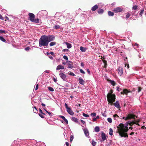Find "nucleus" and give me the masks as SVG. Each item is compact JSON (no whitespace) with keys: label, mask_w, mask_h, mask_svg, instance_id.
Here are the masks:
<instances>
[{"label":"nucleus","mask_w":146,"mask_h":146,"mask_svg":"<svg viewBox=\"0 0 146 146\" xmlns=\"http://www.w3.org/2000/svg\"><path fill=\"white\" fill-rule=\"evenodd\" d=\"M102 115L103 116L105 117H106V113H102Z\"/></svg>","instance_id":"61"},{"label":"nucleus","mask_w":146,"mask_h":146,"mask_svg":"<svg viewBox=\"0 0 146 146\" xmlns=\"http://www.w3.org/2000/svg\"><path fill=\"white\" fill-rule=\"evenodd\" d=\"M60 26L58 25H55L53 28L56 29H58L60 28Z\"/></svg>","instance_id":"28"},{"label":"nucleus","mask_w":146,"mask_h":146,"mask_svg":"<svg viewBox=\"0 0 146 146\" xmlns=\"http://www.w3.org/2000/svg\"><path fill=\"white\" fill-rule=\"evenodd\" d=\"M144 12V9H142L141 11V12L139 13V15L141 16L142 17V14H143Z\"/></svg>","instance_id":"39"},{"label":"nucleus","mask_w":146,"mask_h":146,"mask_svg":"<svg viewBox=\"0 0 146 146\" xmlns=\"http://www.w3.org/2000/svg\"><path fill=\"white\" fill-rule=\"evenodd\" d=\"M128 123H129V125L131 126H132L133 125V124H136V122H135L134 121L131 122V121H128Z\"/></svg>","instance_id":"21"},{"label":"nucleus","mask_w":146,"mask_h":146,"mask_svg":"<svg viewBox=\"0 0 146 146\" xmlns=\"http://www.w3.org/2000/svg\"><path fill=\"white\" fill-rule=\"evenodd\" d=\"M66 144L67 146H68L69 145V143L68 142H66Z\"/></svg>","instance_id":"63"},{"label":"nucleus","mask_w":146,"mask_h":146,"mask_svg":"<svg viewBox=\"0 0 146 146\" xmlns=\"http://www.w3.org/2000/svg\"><path fill=\"white\" fill-rule=\"evenodd\" d=\"M113 92V90H110V93L107 96V99L108 102L112 105L113 102L115 101V96L114 94H112Z\"/></svg>","instance_id":"2"},{"label":"nucleus","mask_w":146,"mask_h":146,"mask_svg":"<svg viewBox=\"0 0 146 146\" xmlns=\"http://www.w3.org/2000/svg\"><path fill=\"white\" fill-rule=\"evenodd\" d=\"M108 14L110 16H113L114 15V13L111 11H108Z\"/></svg>","instance_id":"24"},{"label":"nucleus","mask_w":146,"mask_h":146,"mask_svg":"<svg viewBox=\"0 0 146 146\" xmlns=\"http://www.w3.org/2000/svg\"><path fill=\"white\" fill-rule=\"evenodd\" d=\"M72 121L75 122H78V119H77V118L75 117H72Z\"/></svg>","instance_id":"22"},{"label":"nucleus","mask_w":146,"mask_h":146,"mask_svg":"<svg viewBox=\"0 0 146 146\" xmlns=\"http://www.w3.org/2000/svg\"><path fill=\"white\" fill-rule=\"evenodd\" d=\"M113 104L115 106V107L118 108L119 109L121 108V106L119 104V102L118 101H116L115 103H113L112 105Z\"/></svg>","instance_id":"14"},{"label":"nucleus","mask_w":146,"mask_h":146,"mask_svg":"<svg viewBox=\"0 0 146 146\" xmlns=\"http://www.w3.org/2000/svg\"><path fill=\"white\" fill-rule=\"evenodd\" d=\"M73 138H73V136H72V135L70 136V142H71L72 141Z\"/></svg>","instance_id":"47"},{"label":"nucleus","mask_w":146,"mask_h":146,"mask_svg":"<svg viewBox=\"0 0 146 146\" xmlns=\"http://www.w3.org/2000/svg\"><path fill=\"white\" fill-rule=\"evenodd\" d=\"M109 81H110V83L113 85V86H114L116 84L115 82V81L113 80H110Z\"/></svg>","instance_id":"27"},{"label":"nucleus","mask_w":146,"mask_h":146,"mask_svg":"<svg viewBox=\"0 0 146 146\" xmlns=\"http://www.w3.org/2000/svg\"><path fill=\"white\" fill-rule=\"evenodd\" d=\"M69 74L70 75L72 76H74L75 75V74L72 72H70L69 73Z\"/></svg>","instance_id":"44"},{"label":"nucleus","mask_w":146,"mask_h":146,"mask_svg":"<svg viewBox=\"0 0 146 146\" xmlns=\"http://www.w3.org/2000/svg\"><path fill=\"white\" fill-rule=\"evenodd\" d=\"M101 136L102 139L103 141H104L106 139V136L105 134L103 132H102L101 134Z\"/></svg>","instance_id":"16"},{"label":"nucleus","mask_w":146,"mask_h":146,"mask_svg":"<svg viewBox=\"0 0 146 146\" xmlns=\"http://www.w3.org/2000/svg\"><path fill=\"white\" fill-rule=\"evenodd\" d=\"M48 57L51 59L52 60L53 59V57L51 56H49Z\"/></svg>","instance_id":"57"},{"label":"nucleus","mask_w":146,"mask_h":146,"mask_svg":"<svg viewBox=\"0 0 146 146\" xmlns=\"http://www.w3.org/2000/svg\"><path fill=\"white\" fill-rule=\"evenodd\" d=\"M38 84L36 86V88H35V90H37L38 89Z\"/></svg>","instance_id":"54"},{"label":"nucleus","mask_w":146,"mask_h":146,"mask_svg":"<svg viewBox=\"0 0 146 146\" xmlns=\"http://www.w3.org/2000/svg\"><path fill=\"white\" fill-rule=\"evenodd\" d=\"M103 61L104 63V64L105 66H107V64L106 60H103Z\"/></svg>","instance_id":"41"},{"label":"nucleus","mask_w":146,"mask_h":146,"mask_svg":"<svg viewBox=\"0 0 146 146\" xmlns=\"http://www.w3.org/2000/svg\"><path fill=\"white\" fill-rule=\"evenodd\" d=\"M65 43L67 47L68 48H70L72 47V46L70 44L67 42H66Z\"/></svg>","instance_id":"23"},{"label":"nucleus","mask_w":146,"mask_h":146,"mask_svg":"<svg viewBox=\"0 0 146 146\" xmlns=\"http://www.w3.org/2000/svg\"><path fill=\"white\" fill-rule=\"evenodd\" d=\"M59 117L62 118L66 123V124H68V121L66 119L65 117L64 116L62 115H60Z\"/></svg>","instance_id":"17"},{"label":"nucleus","mask_w":146,"mask_h":146,"mask_svg":"<svg viewBox=\"0 0 146 146\" xmlns=\"http://www.w3.org/2000/svg\"><path fill=\"white\" fill-rule=\"evenodd\" d=\"M110 131L109 132V134L111 135H113V130L112 129L110 128Z\"/></svg>","instance_id":"30"},{"label":"nucleus","mask_w":146,"mask_h":146,"mask_svg":"<svg viewBox=\"0 0 146 146\" xmlns=\"http://www.w3.org/2000/svg\"><path fill=\"white\" fill-rule=\"evenodd\" d=\"M87 71L88 73L89 74H90V72L89 70L88 69H87Z\"/></svg>","instance_id":"58"},{"label":"nucleus","mask_w":146,"mask_h":146,"mask_svg":"<svg viewBox=\"0 0 146 146\" xmlns=\"http://www.w3.org/2000/svg\"><path fill=\"white\" fill-rule=\"evenodd\" d=\"M83 131L86 136L87 137L89 138V133L88 129H83Z\"/></svg>","instance_id":"13"},{"label":"nucleus","mask_w":146,"mask_h":146,"mask_svg":"<svg viewBox=\"0 0 146 146\" xmlns=\"http://www.w3.org/2000/svg\"><path fill=\"white\" fill-rule=\"evenodd\" d=\"M130 92L131 91H129L127 89H124L123 90V91L121 92V94H125L127 95L128 93Z\"/></svg>","instance_id":"11"},{"label":"nucleus","mask_w":146,"mask_h":146,"mask_svg":"<svg viewBox=\"0 0 146 146\" xmlns=\"http://www.w3.org/2000/svg\"><path fill=\"white\" fill-rule=\"evenodd\" d=\"M80 49L82 52H85L87 49V48L81 46L80 47Z\"/></svg>","instance_id":"19"},{"label":"nucleus","mask_w":146,"mask_h":146,"mask_svg":"<svg viewBox=\"0 0 146 146\" xmlns=\"http://www.w3.org/2000/svg\"><path fill=\"white\" fill-rule=\"evenodd\" d=\"M117 133L121 137H128L127 133H126L129 130L128 127L125 128L124 124L120 123L117 127Z\"/></svg>","instance_id":"1"},{"label":"nucleus","mask_w":146,"mask_h":146,"mask_svg":"<svg viewBox=\"0 0 146 146\" xmlns=\"http://www.w3.org/2000/svg\"><path fill=\"white\" fill-rule=\"evenodd\" d=\"M81 121L82 123L84 124L85 123V121L82 120H81Z\"/></svg>","instance_id":"59"},{"label":"nucleus","mask_w":146,"mask_h":146,"mask_svg":"<svg viewBox=\"0 0 146 146\" xmlns=\"http://www.w3.org/2000/svg\"><path fill=\"white\" fill-rule=\"evenodd\" d=\"M137 6L136 5H133L132 7V9L135 10L137 9Z\"/></svg>","instance_id":"34"},{"label":"nucleus","mask_w":146,"mask_h":146,"mask_svg":"<svg viewBox=\"0 0 146 146\" xmlns=\"http://www.w3.org/2000/svg\"><path fill=\"white\" fill-rule=\"evenodd\" d=\"M96 144V142L94 141V140H92V145L93 146H95Z\"/></svg>","instance_id":"35"},{"label":"nucleus","mask_w":146,"mask_h":146,"mask_svg":"<svg viewBox=\"0 0 146 146\" xmlns=\"http://www.w3.org/2000/svg\"><path fill=\"white\" fill-rule=\"evenodd\" d=\"M39 110L40 112L42 114H43V115H45V114L42 112V110H41V109L40 108H39Z\"/></svg>","instance_id":"46"},{"label":"nucleus","mask_w":146,"mask_h":146,"mask_svg":"<svg viewBox=\"0 0 146 146\" xmlns=\"http://www.w3.org/2000/svg\"><path fill=\"white\" fill-rule=\"evenodd\" d=\"M39 45L40 47L42 46L47 47L48 42L46 38V36L44 35L42 36L39 40Z\"/></svg>","instance_id":"3"},{"label":"nucleus","mask_w":146,"mask_h":146,"mask_svg":"<svg viewBox=\"0 0 146 146\" xmlns=\"http://www.w3.org/2000/svg\"><path fill=\"white\" fill-rule=\"evenodd\" d=\"M38 115L39 116L41 117L42 118H43L44 117L43 115H42V114H40V113H38Z\"/></svg>","instance_id":"51"},{"label":"nucleus","mask_w":146,"mask_h":146,"mask_svg":"<svg viewBox=\"0 0 146 146\" xmlns=\"http://www.w3.org/2000/svg\"><path fill=\"white\" fill-rule=\"evenodd\" d=\"M117 90L119 92L121 90V89L119 88V86H117L116 88Z\"/></svg>","instance_id":"43"},{"label":"nucleus","mask_w":146,"mask_h":146,"mask_svg":"<svg viewBox=\"0 0 146 146\" xmlns=\"http://www.w3.org/2000/svg\"><path fill=\"white\" fill-rule=\"evenodd\" d=\"M56 42H51L50 43V46H54L55 45H56Z\"/></svg>","instance_id":"29"},{"label":"nucleus","mask_w":146,"mask_h":146,"mask_svg":"<svg viewBox=\"0 0 146 146\" xmlns=\"http://www.w3.org/2000/svg\"><path fill=\"white\" fill-rule=\"evenodd\" d=\"M48 90L50 91L53 92L54 91V89L52 87H48Z\"/></svg>","instance_id":"31"},{"label":"nucleus","mask_w":146,"mask_h":146,"mask_svg":"<svg viewBox=\"0 0 146 146\" xmlns=\"http://www.w3.org/2000/svg\"><path fill=\"white\" fill-rule=\"evenodd\" d=\"M123 9L121 8L118 7L115 8L113 11L115 13H118L121 12Z\"/></svg>","instance_id":"10"},{"label":"nucleus","mask_w":146,"mask_h":146,"mask_svg":"<svg viewBox=\"0 0 146 146\" xmlns=\"http://www.w3.org/2000/svg\"><path fill=\"white\" fill-rule=\"evenodd\" d=\"M59 76L60 77L64 80L65 81L66 78V75L63 73H61L59 74Z\"/></svg>","instance_id":"8"},{"label":"nucleus","mask_w":146,"mask_h":146,"mask_svg":"<svg viewBox=\"0 0 146 146\" xmlns=\"http://www.w3.org/2000/svg\"><path fill=\"white\" fill-rule=\"evenodd\" d=\"M66 63L68 64V67L69 68H73V62L70 61H66Z\"/></svg>","instance_id":"9"},{"label":"nucleus","mask_w":146,"mask_h":146,"mask_svg":"<svg viewBox=\"0 0 146 146\" xmlns=\"http://www.w3.org/2000/svg\"><path fill=\"white\" fill-rule=\"evenodd\" d=\"M45 111L48 113L49 114V115H51V113L50 112L46 110H45Z\"/></svg>","instance_id":"53"},{"label":"nucleus","mask_w":146,"mask_h":146,"mask_svg":"<svg viewBox=\"0 0 146 146\" xmlns=\"http://www.w3.org/2000/svg\"><path fill=\"white\" fill-rule=\"evenodd\" d=\"M94 129L95 131L97 132L99 131L100 130L99 127L98 126L95 127Z\"/></svg>","instance_id":"26"},{"label":"nucleus","mask_w":146,"mask_h":146,"mask_svg":"<svg viewBox=\"0 0 146 146\" xmlns=\"http://www.w3.org/2000/svg\"><path fill=\"white\" fill-rule=\"evenodd\" d=\"M80 72L82 74H84L85 73V72L82 69H80Z\"/></svg>","instance_id":"45"},{"label":"nucleus","mask_w":146,"mask_h":146,"mask_svg":"<svg viewBox=\"0 0 146 146\" xmlns=\"http://www.w3.org/2000/svg\"><path fill=\"white\" fill-rule=\"evenodd\" d=\"M130 15L129 13H127L126 16V17L127 18H129L130 17Z\"/></svg>","instance_id":"48"},{"label":"nucleus","mask_w":146,"mask_h":146,"mask_svg":"<svg viewBox=\"0 0 146 146\" xmlns=\"http://www.w3.org/2000/svg\"><path fill=\"white\" fill-rule=\"evenodd\" d=\"M138 92H140L141 90H142V88L141 87H139L138 88Z\"/></svg>","instance_id":"50"},{"label":"nucleus","mask_w":146,"mask_h":146,"mask_svg":"<svg viewBox=\"0 0 146 146\" xmlns=\"http://www.w3.org/2000/svg\"><path fill=\"white\" fill-rule=\"evenodd\" d=\"M129 123H128V121L127 122H126V123L125 124V125H124V126H125V128L128 127V125H129Z\"/></svg>","instance_id":"38"},{"label":"nucleus","mask_w":146,"mask_h":146,"mask_svg":"<svg viewBox=\"0 0 146 146\" xmlns=\"http://www.w3.org/2000/svg\"><path fill=\"white\" fill-rule=\"evenodd\" d=\"M64 68V66L61 64L58 65L56 68V70H58L61 69H63Z\"/></svg>","instance_id":"15"},{"label":"nucleus","mask_w":146,"mask_h":146,"mask_svg":"<svg viewBox=\"0 0 146 146\" xmlns=\"http://www.w3.org/2000/svg\"><path fill=\"white\" fill-rule=\"evenodd\" d=\"M29 20H30L31 21L36 23H39V20L38 19H35V15L31 13H29Z\"/></svg>","instance_id":"4"},{"label":"nucleus","mask_w":146,"mask_h":146,"mask_svg":"<svg viewBox=\"0 0 146 146\" xmlns=\"http://www.w3.org/2000/svg\"><path fill=\"white\" fill-rule=\"evenodd\" d=\"M50 54H51L52 55H54V53L53 52H50Z\"/></svg>","instance_id":"64"},{"label":"nucleus","mask_w":146,"mask_h":146,"mask_svg":"<svg viewBox=\"0 0 146 146\" xmlns=\"http://www.w3.org/2000/svg\"><path fill=\"white\" fill-rule=\"evenodd\" d=\"M113 117L114 118H115L116 117H119L117 115V114H115L113 115Z\"/></svg>","instance_id":"56"},{"label":"nucleus","mask_w":146,"mask_h":146,"mask_svg":"<svg viewBox=\"0 0 146 146\" xmlns=\"http://www.w3.org/2000/svg\"><path fill=\"white\" fill-rule=\"evenodd\" d=\"M53 80L54 82H56L57 81V80L55 78H53Z\"/></svg>","instance_id":"60"},{"label":"nucleus","mask_w":146,"mask_h":146,"mask_svg":"<svg viewBox=\"0 0 146 146\" xmlns=\"http://www.w3.org/2000/svg\"><path fill=\"white\" fill-rule=\"evenodd\" d=\"M97 119L96 117H94L93 119V120L94 121H96Z\"/></svg>","instance_id":"62"},{"label":"nucleus","mask_w":146,"mask_h":146,"mask_svg":"<svg viewBox=\"0 0 146 146\" xmlns=\"http://www.w3.org/2000/svg\"><path fill=\"white\" fill-rule=\"evenodd\" d=\"M79 83L81 84L84 85L85 83L84 81L82 78H79Z\"/></svg>","instance_id":"18"},{"label":"nucleus","mask_w":146,"mask_h":146,"mask_svg":"<svg viewBox=\"0 0 146 146\" xmlns=\"http://www.w3.org/2000/svg\"><path fill=\"white\" fill-rule=\"evenodd\" d=\"M7 33V32L3 30H0V34H3V33Z\"/></svg>","instance_id":"32"},{"label":"nucleus","mask_w":146,"mask_h":146,"mask_svg":"<svg viewBox=\"0 0 146 146\" xmlns=\"http://www.w3.org/2000/svg\"><path fill=\"white\" fill-rule=\"evenodd\" d=\"M34 108H35V110H33V112L34 113H37L38 111V110H37V109L36 107L35 106H34Z\"/></svg>","instance_id":"36"},{"label":"nucleus","mask_w":146,"mask_h":146,"mask_svg":"<svg viewBox=\"0 0 146 146\" xmlns=\"http://www.w3.org/2000/svg\"><path fill=\"white\" fill-rule=\"evenodd\" d=\"M82 115L84 116L85 117H88L89 116V115H88L84 113H83Z\"/></svg>","instance_id":"40"},{"label":"nucleus","mask_w":146,"mask_h":146,"mask_svg":"<svg viewBox=\"0 0 146 146\" xmlns=\"http://www.w3.org/2000/svg\"><path fill=\"white\" fill-rule=\"evenodd\" d=\"M65 106L68 113L71 115H73L74 114V112L70 108L68 107V105L66 103H65Z\"/></svg>","instance_id":"6"},{"label":"nucleus","mask_w":146,"mask_h":146,"mask_svg":"<svg viewBox=\"0 0 146 146\" xmlns=\"http://www.w3.org/2000/svg\"><path fill=\"white\" fill-rule=\"evenodd\" d=\"M98 8V6L97 5H95L92 7L91 9L92 11H94L96 10Z\"/></svg>","instance_id":"20"},{"label":"nucleus","mask_w":146,"mask_h":146,"mask_svg":"<svg viewBox=\"0 0 146 146\" xmlns=\"http://www.w3.org/2000/svg\"><path fill=\"white\" fill-rule=\"evenodd\" d=\"M118 74L121 76L123 73V69L121 67H119L118 69Z\"/></svg>","instance_id":"12"},{"label":"nucleus","mask_w":146,"mask_h":146,"mask_svg":"<svg viewBox=\"0 0 146 146\" xmlns=\"http://www.w3.org/2000/svg\"><path fill=\"white\" fill-rule=\"evenodd\" d=\"M30 48L29 47H27L25 48V50L27 51L28 50H29Z\"/></svg>","instance_id":"52"},{"label":"nucleus","mask_w":146,"mask_h":146,"mask_svg":"<svg viewBox=\"0 0 146 146\" xmlns=\"http://www.w3.org/2000/svg\"><path fill=\"white\" fill-rule=\"evenodd\" d=\"M98 12L99 14H102L104 12V10L102 9H98Z\"/></svg>","instance_id":"25"},{"label":"nucleus","mask_w":146,"mask_h":146,"mask_svg":"<svg viewBox=\"0 0 146 146\" xmlns=\"http://www.w3.org/2000/svg\"><path fill=\"white\" fill-rule=\"evenodd\" d=\"M68 50V49H65L62 50L63 52H66Z\"/></svg>","instance_id":"55"},{"label":"nucleus","mask_w":146,"mask_h":146,"mask_svg":"<svg viewBox=\"0 0 146 146\" xmlns=\"http://www.w3.org/2000/svg\"><path fill=\"white\" fill-rule=\"evenodd\" d=\"M63 58H64V59H66V60H67L68 59V57L65 55H64L63 56Z\"/></svg>","instance_id":"49"},{"label":"nucleus","mask_w":146,"mask_h":146,"mask_svg":"<svg viewBox=\"0 0 146 146\" xmlns=\"http://www.w3.org/2000/svg\"><path fill=\"white\" fill-rule=\"evenodd\" d=\"M107 120H108V121L110 123H111L112 122V119L111 118H108Z\"/></svg>","instance_id":"37"},{"label":"nucleus","mask_w":146,"mask_h":146,"mask_svg":"<svg viewBox=\"0 0 146 146\" xmlns=\"http://www.w3.org/2000/svg\"><path fill=\"white\" fill-rule=\"evenodd\" d=\"M0 40L3 42H5L6 41L5 38L2 36H0Z\"/></svg>","instance_id":"33"},{"label":"nucleus","mask_w":146,"mask_h":146,"mask_svg":"<svg viewBox=\"0 0 146 146\" xmlns=\"http://www.w3.org/2000/svg\"><path fill=\"white\" fill-rule=\"evenodd\" d=\"M46 37L48 43L49 42L54 40L55 38L54 36L53 35H50L48 36H46Z\"/></svg>","instance_id":"7"},{"label":"nucleus","mask_w":146,"mask_h":146,"mask_svg":"<svg viewBox=\"0 0 146 146\" xmlns=\"http://www.w3.org/2000/svg\"><path fill=\"white\" fill-rule=\"evenodd\" d=\"M135 115L132 114H128L127 116L126 117H123L122 118V119H124L125 120H127L129 119H135Z\"/></svg>","instance_id":"5"},{"label":"nucleus","mask_w":146,"mask_h":146,"mask_svg":"<svg viewBox=\"0 0 146 146\" xmlns=\"http://www.w3.org/2000/svg\"><path fill=\"white\" fill-rule=\"evenodd\" d=\"M91 115L93 116V117H95L96 116V113H92L91 114H90Z\"/></svg>","instance_id":"42"}]
</instances>
